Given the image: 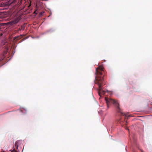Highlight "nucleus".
Here are the masks:
<instances>
[{
    "instance_id": "7ed1b4c3",
    "label": "nucleus",
    "mask_w": 152,
    "mask_h": 152,
    "mask_svg": "<svg viewBox=\"0 0 152 152\" xmlns=\"http://www.w3.org/2000/svg\"><path fill=\"white\" fill-rule=\"evenodd\" d=\"M19 21V20L18 18L15 19L12 21H11L8 23L11 25H12L14 24L17 23Z\"/></svg>"
},
{
    "instance_id": "0eeeda50",
    "label": "nucleus",
    "mask_w": 152,
    "mask_h": 152,
    "mask_svg": "<svg viewBox=\"0 0 152 152\" xmlns=\"http://www.w3.org/2000/svg\"><path fill=\"white\" fill-rule=\"evenodd\" d=\"M1 61V60H0V61Z\"/></svg>"
},
{
    "instance_id": "f257e3e1",
    "label": "nucleus",
    "mask_w": 152,
    "mask_h": 152,
    "mask_svg": "<svg viewBox=\"0 0 152 152\" xmlns=\"http://www.w3.org/2000/svg\"><path fill=\"white\" fill-rule=\"evenodd\" d=\"M104 68L102 66H99L96 70L95 79L94 81L95 83L99 86V90L98 93L99 95L101 96V94L104 95L105 91H102V86L104 85L103 83V75Z\"/></svg>"
},
{
    "instance_id": "20e7f679",
    "label": "nucleus",
    "mask_w": 152,
    "mask_h": 152,
    "mask_svg": "<svg viewBox=\"0 0 152 152\" xmlns=\"http://www.w3.org/2000/svg\"><path fill=\"white\" fill-rule=\"evenodd\" d=\"M11 152H18L17 151H16L15 148H14L11 151Z\"/></svg>"
},
{
    "instance_id": "39448f33",
    "label": "nucleus",
    "mask_w": 152,
    "mask_h": 152,
    "mask_svg": "<svg viewBox=\"0 0 152 152\" xmlns=\"http://www.w3.org/2000/svg\"><path fill=\"white\" fill-rule=\"evenodd\" d=\"M17 145V149H18V145Z\"/></svg>"
},
{
    "instance_id": "f03ea898",
    "label": "nucleus",
    "mask_w": 152,
    "mask_h": 152,
    "mask_svg": "<svg viewBox=\"0 0 152 152\" xmlns=\"http://www.w3.org/2000/svg\"><path fill=\"white\" fill-rule=\"evenodd\" d=\"M105 99L106 101L107 107L108 108L109 107V104L110 103H112L114 104L116 107L117 111L118 112L120 113L122 115H124L121 110L119 107V105L118 102L116 100L111 98H108L107 97H105Z\"/></svg>"
},
{
    "instance_id": "423d86ee",
    "label": "nucleus",
    "mask_w": 152,
    "mask_h": 152,
    "mask_svg": "<svg viewBox=\"0 0 152 152\" xmlns=\"http://www.w3.org/2000/svg\"><path fill=\"white\" fill-rule=\"evenodd\" d=\"M17 37H15V39H16V38H17Z\"/></svg>"
}]
</instances>
